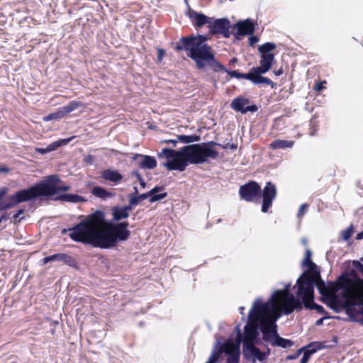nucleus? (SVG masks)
<instances>
[{"mask_svg": "<svg viewBox=\"0 0 363 363\" xmlns=\"http://www.w3.org/2000/svg\"><path fill=\"white\" fill-rule=\"evenodd\" d=\"M290 286V284H286L284 289L277 290L274 292V298H277L274 314L271 319L270 325H263L262 328V339L264 341H268L273 346L284 349L292 347L294 342L278 335L276 322L282 313L289 315L294 310L301 309V302L289 291Z\"/></svg>", "mask_w": 363, "mask_h": 363, "instance_id": "nucleus-3", "label": "nucleus"}, {"mask_svg": "<svg viewBox=\"0 0 363 363\" xmlns=\"http://www.w3.org/2000/svg\"><path fill=\"white\" fill-rule=\"evenodd\" d=\"M102 177L106 181L117 183L122 180V175L117 171L107 169L102 172Z\"/></svg>", "mask_w": 363, "mask_h": 363, "instance_id": "nucleus-23", "label": "nucleus"}, {"mask_svg": "<svg viewBox=\"0 0 363 363\" xmlns=\"http://www.w3.org/2000/svg\"><path fill=\"white\" fill-rule=\"evenodd\" d=\"M261 193H262V211L263 213H267L269 208L272 206L274 199L276 198V186L272 182H269L266 184L263 190H261Z\"/></svg>", "mask_w": 363, "mask_h": 363, "instance_id": "nucleus-14", "label": "nucleus"}, {"mask_svg": "<svg viewBox=\"0 0 363 363\" xmlns=\"http://www.w3.org/2000/svg\"><path fill=\"white\" fill-rule=\"evenodd\" d=\"M213 145H218L214 141L196 143L183 147L179 150L171 148H163L158 152L159 159L165 158L167 161L161 165L168 170L183 172L189 164H201L208 162L209 160H216L218 152Z\"/></svg>", "mask_w": 363, "mask_h": 363, "instance_id": "nucleus-2", "label": "nucleus"}, {"mask_svg": "<svg viewBox=\"0 0 363 363\" xmlns=\"http://www.w3.org/2000/svg\"><path fill=\"white\" fill-rule=\"evenodd\" d=\"M221 353H220V348L217 352H216L214 350L212 351L208 361L206 363H216L218 360L219 357H220Z\"/></svg>", "mask_w": 363, "mask_h": 363, "instance_id": "nucleus-37", "label": "nucleus"}, {"mask_svg": "<svg viewBox=\"0 0 363 363\" xmlns=\"http://www.w3.org/2000/svg\"><path fill=\"white\" fill-rule=\"evenodd\" d=\"M276 305L277 298H274V293L265 303H263L261 298L255 299L249 312V321L244 328L242 347L256 345L258 336L257 328L259 326V329L262 333L263 325H270L271 319L274 314Z\"/></svg>", "mask_w": 363, "mask_h": 363, "instance_id": "nucleus-4", "label": "nucleus"}, {"mask_svg": "<svg viewBox=\"0 0 363 363\" xmlns=\"http://www.w3.org/2000/svg\"><path fill=\"white\" fill-rule=\"evenodd\" d=\"M7 219H8V217L6 216V215L1 216H0V223L4 220H7Z\"/></svg>", "mask_w": 363, "mask_h": 363, "instance_id": "nucleus-57", "label": "nucleus"}, {"mask_svg": "<svg viewBox=\"0 0 363 363\" xmlns=\"http://www.w3.org/2000/svg\"><path fill=\"white\" fill-rule=\"evenodd\" d=\"M353 234V226L351 225L341 233L342 240H348Z\"/></svg>", "mask_w": 363, "mask_h": 363, "instance_id": "nucleus-36", "label": "nucleus"}, {"mask_svg": "<svg viewBox=\"0 0 363 363\" xmlns=\"http://www.w3.org/2000/svg\"><path fill=\"white\" fill-rule=\"evenodd\" d=\"M40 196H45L42 182L27 189L16 191L14 194L9 196L7 204L1 206L0 209H9L20 203L26 202Z\"/></svg>", "mask_w": 363, "mask_h": 363, "instance_id": "nucleus-8", "label": "nucleus"}, {"mask_svg": "<svg viewBox=\"0 0 363 363\" xmlns=\"http://www.w3.org/2000/svg\"><path fill=\"white\" fill-rule=\"evenodd\" d=\"M249 38V44L250 45H253L259 41V38L257 36L250 35Z\"/></svg>", "mask_w": 363, "mask_h": 363, "instance_id": "nucleus-47", "label": "nucleus"}, {"mask_svg": "<svg viewBox=\"0 0 363 363\" xmlns=\"http://www.w3.org/2000/svg\"><path fill=\"white\" fill-rule=\"evenodd\" d=\"M327 303L332 309L339 311L346 309L363 315V284L349 291H342V296L334 294L326 296Z\"/></svg>", "mask_w": 363, "mask_h": 363, "instance_id": "nucleus-7", "label": "nucleus"}, {"mask_svg": "<svg viewBox=\"0 0 363 363\" xmlns=\"http://www.w3.org/2000/svg\"><path fill=\"white\" fill-rule=\"evenodd\" d=\"M317 285L319 292L323 296L324 302L330 307L327 303L326 296L330 294H336L330 292L325 287L324 282L321 280L318 272L311 274L309 273H303L297 279L296 284L294 288H296V294L301 306L303 305L308 309H314L319 313H324V308L314 302V286ZM337 297H339L337 295Z\"/></svg>", "mask_w": 363, "mask_h": 363, "instance_id": "nucleus-6", "label": "nucleus"}, {"mask_svg": "<svg viewBox=\"0 0 363 363\" xmlns=\"http://www.w3.org/2000/svg\"><path fill=\"white\" fill-rule=\"evenodd\" d=\"M225 73H227L230 77H233V78H236V79L242 78V73H240L237 70H229V69H226Z\"/></svg>", "mask_w": 363, "mask_h": 363, "instance_id": "nucleus-39", "label": "nucleus"}, {"mask_svg": "<svg viewBox=\"0 0 363 363\" xmlns=\"http://www.w3.org/2000/svg\"><path fill=\"white\" fill-rule=\"evenodd\" d=\"M239 194L246 201H255L260 197V186L256 182H250L240 187Z\"/></svg>", "mask_w": 363, "mask_h": 363, "instance_id": "nucleus-11", "label": "nucleus"}, {"mask_svg": "<svg viewBox=\"0 0 363 363\" xmlns=\"http://www.w3.org/2000/svg\"><path fill=\"white\" fill-rule=\"evenodd\" d=\"M308 208V206L306 203L301 204L299 207L298 212V217L301 218L303 216V214L307 211Z\"/></svg>", "mask_w": 363, "mask_h": 363, "instance_id": "nucleus-41", "label": "nucleus"}, {"mask_svg": "<svg viewBox=\"0 0 363 363\" xmlns=\"http://www.w3.org/2000/svg\"><path fill=\"white\" fill-rule=\"evenodd\" d=\"M276 45L273 43H266L259 47V52L261 55L272 54L270 52L274 50Z\"/></svg>", "mask_w": 363, "mask_h": 363, "instance_id": "nucleus-31", "label": "nucleus"}, {"mask_svg": "<svg viewBox=\"0 0 363 363\" xmlns=\"http://www.w3.org/2000/svg\"><path fill=\"white\" fill-rule=\"evenodd\" d=\"M150 196L148 195L147 192L145 194H142L139 196H130L131 199V204H135L136 206L138 205L142 201L147 199Z\"/></svg>", "mask_w": 363, "mask_h": 363, "instance_id": "nucleus-33", "label": "nucleus"}, {"mask_svg": "<svg viewBox=\"0 0 363 363\" xmlns=\"http://www.w3.org/2000/svg\"><path fill=\"white\" fill-rule=\"evenodd\" d=\"M132 174H133V176H135L138 179V182H140V184L141 187L143 189H145V186H146V183L145 182V181L143 179V177L140 175V174L138 171H134L132 173Z\"/></svg>", "mask_w": 363, "mask_h": 363, "instance_id": "nucleus-40", "label": "nucleus"}, {"mask_svg": "<svg viewBox=\"0 0 363 363\" xmlns=\"http://www.w3.org/2000/svg\"><path fill=\"white\" fill-rule=\"evenodd\" d=\"M237 62V59L236 58H233L230 60L229 62V64L230 65H233L234 63H235Z\"/></svg>", "mask_w": 363, "mask_h": 363, "instance_id": "nucleus-58", "label": "nucleus"}, {"mask_svg": "<svg viewBox=\"0 0 363 363\" xmlns=\"http://www.w3.org/2000/svg\"><path fill=\"white\" fill-rule=\"evenodd\" d=\"M274 61V54L261 55L259 66L255 67V70L261 74L267 73L272 67Z\"/></svg>", "mask_w": 363, "mask_h": 363, "instance_id": "nucleus-20", "label": "nucleus"}, {"mask_svg": "<svg viewBox=\"0 0 363 363\" xmlns=\"http://www.w3.org/2000/svg\"><path fill=\"white\" fill-rule=\"evenodd\" d=\"M232 28L237 29V32L234 33L233 35L238 40L240 39V37L252 35L255 31L254 23L252 20L250 18L237 22Z\"/></svg>", "mask_w": 363, "mask_h": 363, "instance_id": "nucleus-15", "label": "nucleus"}, {"mask_svg": "<svg viewBox=\"0 0 363 363\" xmlns=\"http://www.w3.org/2000/svg\"><path fill=\"white\" fill-rule=\"evenodd\" d=\"M35 152H38L41 155H45V154L50 152V151H49L48 147H47L45 148L38 147V148H35Z\"/></svg>", "mask_w": 363, "mask_h": 363, "instance_id": "nucleus-46", "label": "nucleus"}, {"mask_svg": "<svg viewBox=\"0 0 363 363\" xmlns=\"http://www.w3.org/2000/svg\"><path fill=\"white\" fill-rule=\"evenodd\" d=\"M41 262L43 264H46L50 262H61L71 267L75 265L74 259L70 255L65 253H58L45 257Z\"/></svg>", "mask_w": 363, "mask_h": 363, "instance_id": "nucleus-18", "label": "nucleus"}, {"mask_svg": "<svg viewBox=\"0 0 363 363\" xmlns=\"http://www.w3.org/2000/svg\"><path fill=\"white\" fill-rule=\"evenodd\" d=\"M241 79H247L256 85L266 84L271 85L272 87L274 86V83L270 79L260 75L259 72L255 70V67H252L248 73H242Z\"/></svg>", "mask_w": 363, "mask_h": 363, "instance_id": "nucleus-17", "label": "nucleus"}, {"mask_svg": "<svg viewBox=\"0 0 363 363\" xmlns=\"http://www.w3.org/2000/svg\"><path fill=\"white\" fill-rule=\"evenodd\" d=\"M303 351V349H299L296 353L294 354H291L287 356L286 359L289 360L295 359L298 358V357L301 354V353Z\"/></svg>", "mask_w": 363, "mask_h": 363, "instance_id": "nucleus-45", "label": "nucleus"}, {"mask_svg": "<svg viewBox=\"0 0 363 363\" xmlns=\"http://www.w3.org/2000/svg\"><path fill=\"white\" fill-rule=\"evenodd\" d=\"M134 190H135V194H138V191L137 187H135H135H134Z\"/></svg>", "mask_w": 363, "mask_h": 363, "instance_id": "nucleus-60", "label": "nucleus"}, {"mask_svg": "<svg viewBox=\"0 0 363 363\" xmlns=\"http://www.w3.org/2000/svg\"><path fill=\"white\" fill-rule=\"evenodd\" d=\"M83 106L82 102L79 101H72L68 103L67 105L60 108L63 116L65 117L68 113L74 111L79 107Z\"/></svg>", "mask_w": 363, "mask_h": 363, "instance_id": "nucleus-25", "label": "nucleus"}, {"mask_svg": "<svg viewBox=\"0 0 363 363\" xmlns=\"http://www.w3.org/2000/svg\"><path fill=\"white\" fill-rule=\"evenodd\" d=\"M311 251L307 250L306 252V257L303 261V265L304 267H308L310 272H306V273L314 274V273L318 272L320 274V272L316 270V265L311 261Z\"/></svg>", "mask_w": 363, "mask_h": 363, "instance_id": "nucleus-26", "label": "nucleus"}, {"mask_svg": "<svg viewBox=\"0 0 363 363\" xmlns=\"http://www.w3.org/2000/svg\"><path fill=\"white\" fill-rule=\"evenodd\" d=\"M164 50L162 49H158V57H157L158 62H162V60L164 57Z\"/></svg>", "mask_w": 363, "mask_h": 363, "instance_id": "nucleus-50", "label": "nucleus"}, {"mask_svg": "<svg viewBox=\"0 0 363 363\" xmlns=\"http://www.w3.org/2000/svg\"><path fill=\"white\" fill-rule=\"evenodd\" d=\"M63 115L62 113V111L60 110V108H59L57 110V111L55 112V113H52L49 115H48L47 116L44 117V121H50L52 120H55V119H60L62 118H63Z\"/></svg>", "mask_w": 363, "mask_h": 363, "instance_id": "nucleus-34", "label": "nucleus"}, {"mask_svg": "<svg viewBox=\"0 0 363 363\" xmlns=\"http://www.w3.org/2000/svg\"><path fill=\"white\" fill-rule=\"evenodd\" d=\"M9 169L5 166H0V173H7Z\"/></svg>", "mask_w": 363, "mask_h": 363, "instance_id": "nucleus-53", "label": "nucleus"}, {"mask_svg": "<svg viewBox=\"0 0 363 363\" xmlns=\"http://www.w3.org/2000/svg\"><path fill=\"white\" fill-rule=\"evenodd\" d=\"M91 194L100 199H106L111 196V194L106 191L104 188L95 186L91 190Z\"/></svg>", "mask_w": 363, "mask_h": 363, "instance_id": "nucleus-30", "label": "nucleus"}, {"mask_svg": "<svg viewBox=\"0 0 363 363\" xmlns=\"http://www.w3.org/2000/svg\"><path fill=\"white\" fill-rule=\"evenodd\" d=\"M104 213L96 211L74 227L69 228V236L78 242L90 244L100 248H109L118 241H125L130 232L127 229L128 222L108 224L104 228Z\"/></svg>", "mask_w": 363, "mask_h": 363, "instance_id": "nucleus-1", "label": "nucleus"}, {"mask_svg": "<svg viewBox=\"0 0 363 363\" xmlns=\"http://www.w3.org/2000/svg\"><path fill=\"white\" fill-rule=\"evenodd\" d=\"M206 38L203 35L183 37L177 43V50H185L187 55L196 63L199 69H204L209 66L214 72L223 71L226 68L215 59L211 48L206 43Z\"/></svg>", "mask_w": 363, "mask_h": 363, "instance_id": "nucleus-5", "label": "nucleus"}, {"mask_svg": "<svg viewBox=\"0 0 363 363\" xmlns=\"http://www.w3.org/2000/svg\"><path fill=\"white\" fill-rule=\"evenodd\" d=\"M189 18L192 20L196 27L201 28L207 24L208 28L212 18L194 11H189Z\"/></svg>", "mask_w": 363, "mask_h": 363, "instance_id": "nucleus-21", "label": "nucleus"}, {"mask_svg": "<svg viewBox=\"0 0 363 363\" xmlns=\"http://www.w3.org/2000/svg\"><path fill=\"white\" fill-rule=\"evenodd\" d=\"M177 138L179 141L184 143H191L199 140V137L197 135H177Z\"/></svg>", "mask_w": 363, "mask_h": 363, "instance_id": "nucleus-32", "label": "nucleus"}, {"mask_svg": "<svg viewBox=\"0 0 363 363\" xmlns=\"http://www.w3.org/2000/svg\"><path fill=\"white\" fill-rule=\"evenodd\" d=\"M23 212H24V211H23V210H22V209L18 210V211H17V212L13 215V218L14 219H17V218L19 217V216H20V215H21V214H23Z\"/></svg>", "mask_w": 363, "mask_h": 363, "instance_id": "nucleus-52", "label": "nucleus"}, {"mask_svg": "<svg viewBox=\"0 0 363 363\" xmlns=\"http://www.w3.org/2000/svg\"><path fill=\"white\" fill-rule=\"evenodd\" d=\"M136 206L135 204H131V199L130 198L128 205L123 206V208L124 210H125L126 212L128 213V211L132 210L133 206Z\"/></svg>", "mask_w": 363, "mask_h": 363, "instance_id": "nucleus-49", "label": "nucleus"}, {"mask_svg": "<svg viewBox=\"0 0 363 363\" xmlns=\"http://www.w3.org/2000/svg\"><path fill=\"white\" fill-rule=\"evenodd\" d=\"M230 22L227 18L218 19L212 18L208 29L212 35L220 34L225 38H228L230 36Z\"/></svg>", "mask_w": 363, "mask_h": 363, "instance_id": "nucleus-12", "label": "nucleus"}, {"mask_svg": "<svg viewBox=\"0 0 363 363\" xmlns=\"http://www.w3.org/2000/svg\"><path fill=\"white\" fill-rule=\"evenodd\" d=\"M282 74H283V71H282V69H279L278 71H277V72H275V74H276L277 76H280V75H281Z\"/></svg>", "mask_w": 363, "mask_h": 363, "instance_id": "nucleus-56", "label": "nucleus"}, {"mask_svg": "<svg viewBox=\"0 0 363 363\" xmlns=\"http://www.w3.org/2000/svg\"><path fill=\"white\" fill-rule=\"evenodd\" d=\"M357 240H362L363 239V231L359 233L356 236Z\"/></svg>", "mask_w": 363, "mask_h": 363, "instance_id": "nucleus-55", "label": "nucleus"}, {"mask_svg": "<svg viewBox=\"0 0 363 363\" xmlns=\"http://www.w3.org/2000/svg\"><path fill=\"white\" fill-rule=\"evenodd\" d=\"M163 191H164L163 186H156L153 189H152L151 190L147 191V194L149 196H150V195L153 194L154 193L157 194V193L164 192Z\"/></svg>", "mask_w": 363, "mask_h": 363, "instance_id": "nucleus-42", "label": "nucleus"}, {"mask_svg": "<svg viewBox=\"0 0 363 363\" xmlns=\"http://www.w3.org/2000/svg\"><path fill=\"white\" fill-rule=\"evenodd\" d=\"M325 81H323V82H321L318 84H317L315 87H314V89L317 91H320L321 90H323V89H325V86H324V84H325Z\"/></svg>", "mask_w": 363, "mask_h": 363, "instance_id": "nucleus-48", "label": "nucleus"}, {"mask_svg": "<svg viewBox=\"0 0 363 363\" xmlns=\"http://www.w3.org/2000/svg\"><path fill=\"white\" fill-rule=\"evenodd\" d=\"M167 196V192H161V193H157V194H155L154 193L153 194L150 195L148 198H149V201L150 203H155L156 201H158L160 200H162L164 198H166Z\"/></svg>", "mask_w": 363, "mask_h": 363, "instance_id": "nucleus-35", "label": "nucleus"}, {"mask_svg": "<svg viewBox=\"0 0 363 363\" xmlns=\"http://www.w3.org/2000/svg\"><path fill=\"white\" fill-rule=\"evenodd\" d=\"M217 145L221 147L223 149L230 148V149H231L233 150H236L237 147H238L237 144H235V143H232V144L227 143V144H225L224 145L218 143V145Z\"/></svg>", "mask_w": 363, "mask_h": 363, "instance_id": "nucleus-43", "label": "nucleus"}, {"mask_svg": "<svg viewBox=\"0 0 363 363\" xmlns=\"http://www.w3.org/2000/svg\"><path fill=\"white\" fill-rule=\"evenodd\" d=\"M178 141H179V140L177 138V140H164L162 141V143H167V144H172L174 147V146H176Z\"/></svg>", "mask_w": 363, "mask_h": 363, "instance_id": "nucleus-51", "label": "nucleus"}, {"mask_svg": "<svg viewBox=\"0 0 363 363\" xmlns=\"http://www.w3.org/2000/svg\"><path fill=\"white\" fill-rule=\"evenodd\" d=\"M74 137H70L65 139H60L48 145L50 152L57 150L58 147L67 145Z\"/></svg>", "mask_w": 363, "mask_h": 363, "instance_id": "nucleus-28", "label": "nucleus"}, {"mask_svg": "<svg viewBox=\"0 0 363 363\" xmlns=\"http://www.w3.org/2000/svg\"><path fill=\"white\" fill-rule=\"evenodd\" d=\"M303 352H304L303 355L301 359L300 363H308L311 355L307 351H303Z\"/></svg>", "mask_w": 363, "mask_h": 363, "instance_id": "nucleus-44", "label": "nucleus"}, {"mask_svg": "<svg viewBox=\"0 0 363 363\" xmlns=\"http://www.w3.org/2000/svg\"><path fill=\"white\" fill-rule=\"evenodd\" d=\"M244 310H245V308H244L243 306H240V307L239 308V311H240V313L241 314H243V311H244Z\"/></svg>", "mask_w": 363, "mask_h": 363, "instance_id": "nucleus-59", "label": "nucleus"}, {"mask_svg": "<svg viewBox=\"0 0 363 363\" xmlns=\"http://www.w3.org/2000/svg\"><path fill=\"white\" fill-rule=\"evenodd\" d=\"M138 166L144 169H152L157 166V160L154 157L136 154L133 157Z\"/></svg>", "mask_w": 363, "mask_h": 363, "instance_id": "nucleus-19", "label": "nucleus"}, {"mask_svg": "<svg viewBox=\"0 0 363 363\" xmlns=\"http://www.w3.org/2000/svg\"><path fill=\"white\" fill-rule=\"evenodd\" d=\"M270 350L268 348L266 352H262L255 345L242 347L244 358L251 363H256L257 361L264 362L269 355Z\"/></svg>", "mask_w": 363, "mask_h": 363, "instance_id": "nucleus-13", "label": "nucleus"}, {"mask_svg": "<svg viewBox=\"0 0 363 363\" xmlns=\"http://www.w3.org/2000/svg\"><path fill=\"white\" fill-rule=\"evenodd\" d=\"M294 141L286 140H275L270 143L271 149H286L291 148L294 146Z\"/></svg>", "mask_w": 363, "mask_h": 363, "instance_id": "nucleus-24", "label": "nucleus"}, {"mask_svg": "<svg viewBox=\"0 0 363 363\" xmlns=\"http://www.w3.org/2000/svg\"><path fill=\"white\" fill-rule=\"evenodd\" d=\"M56 200H60L62 201L70 202V203H82L86 201V199L83 196L74 194H63L56 198Z\"/></svg>", "mask_w": 363, "mask_h": 363, "instance_id": "nucleus-22", "label": "nucleus"}, {"mask_svg": "<svg viewBox=\"0 0 363 363\" xmlns=\"http://www.w3.org/2000/svg\"><path fill=\"white\" fill-rule=\"evenodd\" d=\"M242 337V335L239 330L235 342L233 341H228L220 345V353H225L228 356L226 363H239L240 354V345Z\"/></svg>", "mask_w": 363, "mask_h": 363, "instance_id": "nucleus-9", "label": "nucleus"}, {"mask_svg": "<svg viewBox=\"0 0 363 363\" xmlns=\"http://www.w3.org/2000/svg\"><path fill=\"white\" fill-rule=\"evenodd\" d=\"M41 182L45 196H53L60 191H66L70 189L69 185L62 183L57 175H50Z\"/></svg>", "mask_w": 363, "mask_h": 363, "instance_id": "nucleus-10", "label": "nucleus"}, {"mask_svg": "<svg viewBox=\"0 0 363 363\" xmlns=\"http://www.w3.org/2000/svg\"><path fill=\"white\" fill-rule=\"evenodd\" d=\"M129 216V213L126 212L123 207H114L113 208V217L115 220H120L127 218Z\"/></svg>", "mask_w": 363, "mask_h": 363, "instance_id": "nucleus-27", "label": "nucleus"}, {"mask_svg": "<svg viewBox=\"0 0 363 363\" xmlns=\"http://www.w3.org/2000/svg\"><path fill=\"white\" fill-rule=\"evenodd\" d=\"M321 348H323L322 343L319 342H313L302 347L301 349H303V351H307L311 355H313Z\"/></svg>", "mask_w": 363, "mask_h": 363, "instance_id": "nucleus-29", "label": "nucleus"}, {"mask_svg": "<svg viewBox=\"0 0 363 363\" xmlns=\"http://www.w3.org/2000/svg\"><path fill=\"white\" fill-rule=\"evenodd\" d=\"M324 319H325V318H321L318 319V320H316V322H315V325H322Z\"/></svg>", "mask_w": 363, "mask_h": 363, "instance_id": "nucleus-54", "label": "nucleus"}, {"mask_svg": "<svg viewBox=\"0 0 363 363\" xmlns=\"http://www.w3.org/2000/svg\"><path fill=\"white\" fill-rule=\"evenodd\" d=\"M8 191V189L6 187L0 189V208L1 206H6L8 202V199L6 201H1L3 197L6 194ZM6 209H0V211H6Z\"/></svg>", "mask_w": 363, "mask_h": 363, "instance_id": "nucleus-38", "label": "nucleus"}, {"mask_svg": "<svg viewBox=\"0 0 363 363\" xmlns=\"http://www.w3.org/2000/svg\"><path fill=\"white\" fill-rule=\"evenodd\" d=\"M249 99L239 96L234 99L231 104L230 107L235 111L240 112L242 114H245L248 111L256 112L257 111V106L256 105L249 106Z\"/></svg>", "mask_w": 363, "mask_h": 363, "instance_id": "nucleus-16", "label": "nucleus"}]
</instances>
